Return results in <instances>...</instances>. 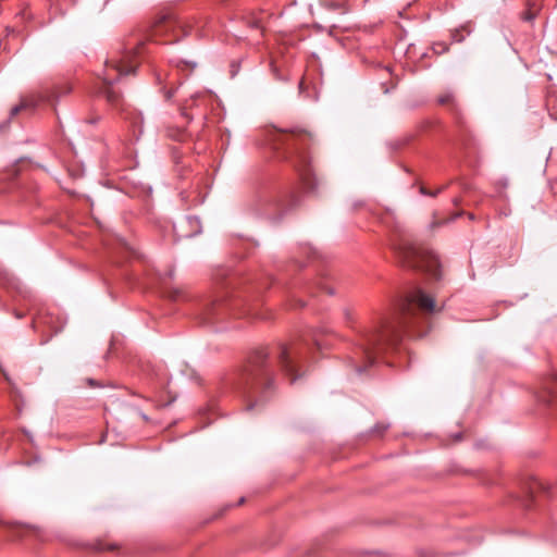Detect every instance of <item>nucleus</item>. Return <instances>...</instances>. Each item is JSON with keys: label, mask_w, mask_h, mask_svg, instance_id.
Here are the masks:
<instances>
[{"label": "nucleus", "mask_w": 557, "mask_h": 557, "mask_svg": "<svg viewBox=\"0 0 557 557\" xmlns=\"http://www.w3.org/2000/svg\"><path fill=\"white\" fill-rule=\"evenodd\" d=\"M434 310V299L422 289L416 288L409 293L400 300L393 317L363 335L351 358L356 372L363 373L367 367L374 363L377 354L396 348L405 332L413 326L419 311L432 313Z\"/></svg>", "instance_id": "f257e3e1"}, {"label": "nucleus", "mask_w": 557, "mask_h": 557, "mask_svg": "<svg viewBox=\"0 0 557 557\" xmlns=\"http://www.w3.org/2000/svg\"><path fill=\"white\" fill-rule=\"evenodd\" d=\"M310 137L306 132H278L273 138V148L282 154L299 173L309 188L311 159L308 152Z\"/></svg>", "instance_id": "f03ea898"}, {"label": "nucleus", "mask_w": 557, "mask_h": 557, "mask_svg": "<svg viewBox=\"0 0 557 557\" xmlns=\"http://www.w3.org/2000/svg\"><path fill=\"white\" fill-rule=\"evenodd\" d=\"M144 45L143 41H139L134 46H128L122 53L106 61L102 75L103 86L100 89V94L107 98L109 103L116 104L119 102L120 95L113 89L112 84L120 77L135 72L137 66L136 60Z\"/></svg>", "instance_id": "7ed1b4c3"}, {"label": "nucleus", "mask_w": 557, "mask_h": 557, "mask_svg": "<svg viewBox=\"0 0 557 557\" xmlns=\"http://www.w3.org/2000/svg\"><path fill=\"white\" fill-rule=\"evenodd\" d=\"M394 250L403 265L424 271L436 278L440 276L438 258L429 248L401 238L394 245Z\"/></svg>", "instance_id": "20e7f679"}, {"label": "nucleus", "mask_w": 557, "mask_h": 557, "mask_svg": "<svg viewBox=\"0 0 557 557\" xmlns=\"http://www.w3.org/2000/svg\"><path fill=\"white\" fill-rule=\"evenodd\" d=\"M246 383L252 391H259L265 394L272 386V371L268 359V352L264 349L255 351L248 360L245 370Z\"/></svg>", "instance_id": "39448f33"}, {"label": "nucleus", "mask_w": 557, "mask_h": 557, "mask_svg": "<svg viewBox=\"0 0 557 557\" xmlns=\"http://www.w3.org/2000/svg\"><path fill=\"white\" fill-rule=\"evenodd\" d=\"M190 33V26L178 18L173 13H166L160 15L151 29L150 37L157 38L163 35L172 34L173 39L168 40L166 42L177 41L181 37L187 36Z\"/></svg>", "instance_id": "423d86ee"}, {"label": "nucleus", "mask_w": 557, "mask_h": 557, "mask_svg": "<svg viewBox=\"0 0 557 557\" xmlns=\"http://www.w3.org/2000/svg\"><path fill=\"white\" fill-rule=\"evenodd\" d=\"M277 363L281 371L295 382L298 377V366L305 359V348L300 345H280L277 350Z\"/></svg>", "instance_id": "0eeeda50"}, {"label": "nucleus", "mask_w": 557, "mask_h": 557, "mask_svg": "<svg viewBox=\"0 0 557 557\" xmlns=\"http://www.w3.org/2000/svg\"><path fill=\"white\" fill-rule=\"evenodd\" d=\"M72 84L66 82L59 86H55L49 95L41 96L40 101L52 102L59 99L61 96L67 95L72 91Z\"/></svg>", "instance_id": "6e6552de"}, {"label": "nucleus", "mask_w": 557, "mask_h": 557, "mask_svg": "<svg viewBox=\"0 0 557 557\" xmlns=\"http://www.w3.org/2000/svg\"><path fill=\"white\" fill-rule=\"evenodd\" d=\"M449 46L446 42H434L432 46V50L435 54H443L447 52Z\"/></svg>", "instance_id": "1a4fd4ad"}, {"label": "nucleus", "mask_w": 557, "mask_h": 557, "mask_svg": "<svg viewBox=\"0 0 557 557\" xmlns=\"http://www.w3.org/2000/svg\"><path fill=\"white\" fill-rule=\"evenodd\" d=\"M325 9L330 10V11H339L342 13L345 12L344 8L342 4H338V3H334V2H327L324 4Z\"/></svg>", "instance_id": "9d476101"}, {"label": "nucleus", "mask_w": 557, "mask_h": 557, "mask_svg": "<svg viewBox=\"0 0 557 557\" xmlns=\"http://www.w3.org/2000/svg\"><path fill=\"white\" fill-rule=\"evenodd\" d=\"M441 104H448L454 101V96L450 92L444 94L438 98Z\"/></svg>", "instance_id": "9b49d317"}, {"label": "nucleus", "mask_w": 557, "mask_h": 557, "mask_svg": "<svg viewBox=\"0 0 557 557\" xmlns=\"http://www.w3.org/2000/svg\"><path fill=\"white\" fill-rule=\"evenodd\" d=\"M554 392L550 388H547V395L540 396L541 401L545 404H549L552 401Z\"/></svg>", "instance_id": "f8f14e48"}, {"label": "nucleus", "mask_w": 557, "mask_h": 557, "mask_svg": "<svg viewBox=\"0 0 557 557\" xmlns=\"http://www.w3.org/2000/svg\"><path fill=\"white\" fill-rule=\"evenodd\" d=\"M26 106L27 104L25 102H22L21 104L13 107L11 109V116L16 115L22 109L26 108Z\"/></svg>", "instance_id": "ddd939ff"}, {"label": "nucleus", "mask_w": 557, "mask_h": 557, "mask_svg": "<svg viewBox=\"0 0 557 557\" xmlns=\"http://www.w3.org/2000/svg\"><path fill=\"white\" fill-rule=\"evenodd\" d=\"M173 300H177L178 297H180V292L178 290H174L171 296H170Z\"/></svg>", "instance_id": "4468645a"}, {"label": "nucleus", "mask_w": 557, "mask_h": 557, "mask_svg": "<svg viewBox=\"0 0 557 557\" xmlns=\"http://www.w3.org/2000/svg\"><path fill=\"white\" fill-rule=\"evenodd\" d=\"M313 339H314V344H315V346H317L319 349H321V348H322V344H321V342H320L319 337H318L317 335H314V338H313Z\"/></svg>", "instance_id": "2eb2a0df"}, {"label": "nucleus", "mask_w": 557, "mask_h": 557, "mask_svg": "<svg viewBox=\"0 0 557 557\" xmlns=\"http://www.w3.org/2000/svg\"><path fill=\"white\" fill-rule=\"evenodd\" d=\"M421 193H422L423 195H428V196H432V197H434V196H435V194H429L430 191H429L425 187H421Z\"/></svg>", "instance_id": "dca6fc26"}, {"label": "nucleus", "mask_w": 557, "mask_h": 557, "mask_svg": "<svg viewBox=\"0 0 557 557\" xmlns=\"http://www.w3.org/2000/svg\"><path fill=\"white\" fill-rule=\"evenodd\" d=\"M39 323H40V319H39V318L35 319V320L33 321V327H34V329H37Z\"/></svg>", "instance_id": "f3484780"}, {"label": "nucleus", "mask_w": 557, "mask_h": 557, "mask_svg": "<svg viewBox=\"0 0 557 557\" xmlns=\"http://www.w3.org/2000/svg\"><path fill=\"white\" fill-rule=\"evenodd\" d=\"M444 189V187H441L440 189H437L436 191L434 190H431L429 194H435V196L441 193L442 190Z\"/></svg>", "instance_id": "a211bd4d"}, {"label": "nucleus", "mask_w": 557, "mask_h": 557, "mask_svg": "<svg viewBox=\"0 0 557 557\" xmlns=\"http://www.w3.org/2000/svg\"><path fill=\"white\" fill-rule=\"evenodd\" d=\"M188 222H189V223H191V222H197V219H191V218H189V219H188Z\"/></svg>", "instance_id": "6ab92c4d"}, {"label": "nucleus", "mask_w": 557, "mask_h": 557, "mask_svg": "<svg viewBox=\"0 0 557 557\" xmlns=\"http://www.w3.org/2000/svg\"><path fill=\"white\" fill-rule=\"evenodd\" d=\"M171 97H172V94H171V92H169V94L166 95V98H171Z\"/></svg>", "instance_id": "aec40b11"}, {"label": "nucleus", "mask_w": 557, "mask_h": 557, "mask_svg": "<svg viewBox=\"0 0 557 557\" xmlns=\"http://www.w3.org/2000/svg\"><path fill=\"white\" fill-rule=\"evenodd\" d=\"M555 380H556V384H557V376L555 377Z\"/></svg>", "instance_id": "412c9836"}]
</instances>
